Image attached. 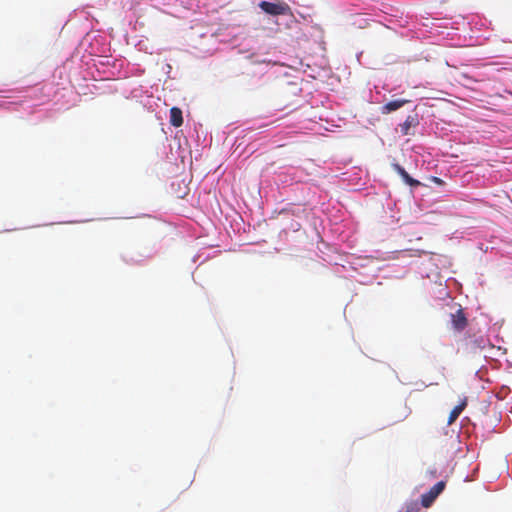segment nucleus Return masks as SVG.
Masks as SVG:
<instances>
[{
	"label": "nucleus",
	"instance_id": "nucleus-1",
	"mask_svg": "<svg viewBox=\"0 0 512 512\" xmlns=\"http://www.w3.org/2000/svg\"><path fill=\"white\" fill-rule=\"evenodd\" d=\"M446 486L444 481L437 482L431 489L421 496V504L423 507H429L435 499L442 493Z\"/></svg>",
	"mask_w": 512,
	"mask_h": 512
},
{
	"label": "nucleus",
	"instance_id": "nucleus-2",
	"mask_svg": "<svg viewBox=\"0 0 512 512\" xmlns=\"http://www.w3.org/2000/svg\"><path fill=\"white\" fill-rule=\"evenodd\" d=\"M259 7L265 13L273 16L284 15L288 10V6L286 4H278L268 1L260 2Z\"/></svg>",
	"mask_w": 512,
	"mask_h": 512
},
{
	"label": "nucleus",
	"instance_id": "nucleus-3",
	"mask_svg": "<svg viewBox=\"0 0 512 512\" xmlns=\"http://www.w3.org/2000/svg\"><path fill=\"white\" fill-rule=\"evenodd\" d=\"M451 322H452L454 329H456L458 331H462L466 328L467 318L461 308L458 309L455 314L451 315Z\"/></svg>",
	"mask_w": 512,
	"mask_h": 512
},
{
	"label": "nucleus",
	"instance_id": "nucleus-4",
	"mask_svg": "<svg viewBox=\"0 0 512 512\" xmlns=\"http://www.w3.org/2000/svg\"><path fill=\"white\" fill-rule=\"evenodd\" d=\"M392 167H393L394 171H396L400 175L402 180L409 186L417 187L420 185V182L418 180L412 178L401 165L393 164Z\"/></svg>",
	"mask_w": 512,
	"mask_h": 512
},
{
	"label": "nucleus",
	"instance_id": "nucleus-5",
	"mask_svg": "<svg viewBox=\"0 0 512 512\" xmlns=\"http://www.w3.org/2000/svg\"><path fill=\"white\" fill-rule=\"evenodd\" d=\"M407 103H409V100H407V99H398V100L390 101L381 107V112H382V114L391 113L393 111L400 109Z\"/></svg>",
	"mask_w": 512,
	"mask_h": 512
},
{
	"label": "nucleus",
	"instance_id": "nucleus-6",
	"mask_svg": "<svg viewBox=\"0 0 512 512\" xmlns=\"http://www.w3.org/2000/svg\"><path fill=\"white\" fill-rule=\"evenodd\" d=\"M467 406V399L464 398L457 406H455L452 411L450 412L449 414V417H448V421H447V424L448 425H451L453 424L457 418L459 417V415L462 413V411L466 408Z\"/></svg>",
	"mask_w": 512,
	"mask_h": 512
},
{
	"label": "nucleus",
	"instance_id": "nucleus-7",
	"mask_svg": "<svg viewBox=\"0 0 512 512\" xmlns=\"http://www.w3.org/2000/svg\"><path fill=\"white\" fill-rule=\"evenodd\" d=\"M170 124L174 127H180L183 124L182 111L178 107L170 109Z\"/></svg>",
	"mask_w": 512,
	"mask_h": 512
},
{
	"label": "nucleus",
	"instance_id": "nucleus-8",
	"mask_svg": "<svg viewBox=\"0 0 512 512\" xmlns=\"http://www.w3.org/2000/svg\"><path fill=\"white\" fill-rule=\"evenodd\" d=\"M417 124V118L415 116H408L404 123L401 125V132L403 135H408L410 133L411 126H415Z\"/></svg>",
	"mask_w": 512,
	"mask_h": 512
}]
</instances>
